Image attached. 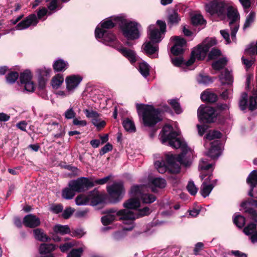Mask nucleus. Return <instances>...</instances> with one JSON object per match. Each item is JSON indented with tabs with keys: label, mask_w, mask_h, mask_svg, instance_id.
Segmentation results:
<instances>
[{
	"label": "nucleus",
	"mask_w": 257,
	"mask_h": 257,
	"mask_svg": "<svg viewBox=\"0 0 257 257\" xmlns=\"http://www.w3.org/2000/svg\"><path fill=\"white\" fill-rule=\"evenodd\" d=\"M105 214L101 218V221L104 226L108 225L116 220V215H115Z\"/></svg>",
	"instance_id": "35"
},
{
	"label": "nucleus",
	"mask_w": 257,
	"mask_h": 257,
	"mask_svg": "<svg viewBox=\"0 0 257 257\" xmlns=\"http://www.w3.org/2000/svg\"><path fill=\"white\" fill-rule=\"evenodd\" d=\"M155 165L160 173L163 174L167 171L169 172V168L164 164L163 161H157L155 162Z\"/></svg>",
	"instance_id": "43"
},
{
	"label": "nucleus",
	"mask_w": 257,
	"mask_h": 257,
	"mask_svg": "<svg viewBox=\"0 0 257 257\" xmlns=\"http://www.w3.org/2000/svg\"><path fill=\"white\" fill-rule=\"evenodd\" d=\"M227 61L226 58H220L212 63V67L215 70H220L226 65Z\"/></svg>",
	"instance_id": "38"
},
{
	"label": "nucleus",
	"mask_w": 257,
	"mask_h": 257,
	"mask_svg": "<svg viewBox=\"0 0 257 257\" xmlns=\"http://www.w3.org/2000/svg\"><path fill=\"white\" fill-rule=\"evenodd\" d=\"M255 18V14L254 12H250L246 17L245 23L243 25V29H245L250 26L254 22Z\"/></svg>",
	"instance_id": "42"
},
{
	"label": "nucleus",
	"mask_w": 257,
	"mask_h": 257,
	"mask_svg": "<svg viewBox=\"0 0 257 257\" xmlns=\"http://www.w3.org/2000/svg\"><path fill=\"white\" fill-rule=\"evenodd\" d=\"M19 74L17 72H11L6 76L7 81L9 83H14L18 79Z\"/></svg>",
	"instance_id": "52"
},
{
	"label": "nucleus",
	"mask_w": 257,
	"mask_h": 257,
	"mask_svg": "<svg viewBox=\"0 0 257 257\" xmlns=\"http://www.w3.org/2000/svg\"><path fill=\"white\" fill-rule=\"evenodd\" d=\"M191 22L193 25H203L205 21L200 15H195L191 18Z\"/></svg>",
	"instance_id": "51"
},
{
	"label": "nucleus",
	"mask_w": 257,
	"mask_h": 257,
	"mask_svg": "<svg viewBox=\"0 0 257 257\" xmlns=\"http://www.w3.org/2000/svg\"><path fill=\"white\" fill-rule=\"evenodd\" d=\"M82 80V78L78 75H71L66 79L67 89L69 91L74 90L76 88Z\"/></svg>",
	"instance_id": "17"
},
{
	"label": "nucleus",
	"mask_w": 257,
	"mask_h": 257,
	"mask_svg": "<svg viewBox=\"0 0 257 257\" xmlns=\"http://www.w3.org/2000/svg\"><path fill=\"white\" fill-rule=\"evenodd\" d=\"M187 189L190 194L193 196L195 195L198 191L197 188L195 186L192 181H189L187 186Z\"/></svg>",
	"instance_id": "56"
},
{
	"label": "nucleus",
	"mask_w": 257,
	"mask_h": 257,
	"mask_svg": "<svg viewBox=\"0 0 257 257\" xmlns=\"http://www.w3.org/2000/svg\"><path fill=\"white\" fill-rule=\"evenodd\" d=\"M56 249V246L52 243H41L39 246V251L41 254H51L50 253Z\"/></svg>",
	"instance_id": "23"
},
{
	"label": "nucleus",
	"mask_w": 257,
	"mask_h": 257,
	"mask_svg": "<svg viewBox=\"0 0 257 257\" xmlns=\"http://www.w3.org/2000/svg\"><path fill=\"white\" fill-rule=\"evenodd\" d=\"M64 81V78L61 74H58L53 77L52 80V85L55 89L58 88Z\"/></svg>",
	"instance_id": "40"
},
{
	"label": "nucleus",
	"mask_w": 257,
	"mask_h": 257,
	"mask_svg": "<svg viewBox=\"0 0 257 257\" xmlns=\"http://www.w3.org/2000/svg\"><path fill=\"white\" fill-rule=\"evenodd\" d=\"M213 188L214 185L212 184H205V183H203L200 193L203 197H206L209 195Z\"/></svg>",
	"instance_id": "32"
},
{
	"label": "nucleus",
	"mask_w": 257,
	"mask_h": 257,
	"mask_svg": "<svg viewBox=\"0 0 257 257\" xmlns=\"http://www.w3.org/2000/svg\"><path fill=\"white\" fill-rule=\"evenodd\" d=\"M32 75L29 70H26L20 75V79L22 84H24L32 80Z\"/></svg>",
	"instance_id": "41"
},
{
	"label": "nucleus",
	"mask_w": 257,
	"mask_h": 257,
	"mask_svg": "<svg viewBox=\"0 0 257 257\" xmlns=\"http://www.w3.org/2000/svg\"><path fill=\"white\" fill-rule=\"evenodd\" d=\"M43 70H37L39 74V87L43 89L45 87L46 82V79L44 77V74H43Z\"/></svg>",
	"instance_id": "55"
},
{
	"label": "nucleus",
	"mask_w": 257,
	"mask_h": 257,
	"mask_svg": "<svg viewBox=\"0 0 257 257\" xmlns=\"http://www.w3.org/2000/svg\"><path fill=\"white\" fill-rule=\"evenodd\" d=\"M89 201V198L82 194L79 195L75 199L76 204L78 205H86Z\"/></svg>",
	"instance_id": "50"
},
{
	"label": "nucleus",
	"mask_w": 257,
	"mask_h": 257,
	"mask_svg": "<svg viewBox=\"0 0 257 257\" xmlns=\"http://www.w3.org/2000/svg\"><path fill=\"white\" fill-rule=\"evenodd\" d=\"M248 214V217L257 223V211L254 208H247L243 212Z\"/></svg>",
	"instance_id": "49"
},
{
	"label": "nucleus",
	"mask_w": 257,
	"mask_h": 257,
	"mask_svg": "<svg viewBox=\"0 0 257 257\" xmlns=\"http://www.w3.org/2000/svg\"><path fill=\"white\" fill-rule=\"evenodd\" d=\"M197 81L198 83L204 85H207L213 82V80L209 76L201 73L197 76Z\"/></svg>",
	"instance_id": "37"
},
{
	"label": "nucleus",
	"mask_w": 257,
	"mask_h": 257,
	"mask_svg": "<svg viewBox=\"0 0 257 257\" xmlns=\"http://www.w3.org/2000/svg\"><path fill=\"white\" fill-rule=\"evenodd\" d=\"M53 230L56 234L60 233L61 235L70 234V228L68 225L61 224L55 225L53 227Z\"/></svg>",
	"instance_id": "27"
},
{
	"label": "nucleus",
	"mask_w": 257,
	"mask_h": 257,
	"mask_svg": "<svg viewBox=\"0 0 257 257\" xmlns=\"http://www.w3.org/2000/svg\"><path fill=\"white\" fill-rule=\"evenodd\" d=\"M224 149V144L221 141L216 140L210 143V147L206 155L212 160L217 159Z\"/></svg>",
	"instance_id": "12"
},
{
	"label": "nucleus",
	"mask_w": 257,
	"mask_h": 257,
	"mask_svg": "<svg viewBox=\"0 0 257 257\" xmlns=\"http://www.w3.org/2000/svg\"><path fill=\"white\" fill-rule=\"evenodd\" d=\"M142 185H136L132 186L130 191L131 195L134 198H141V196L143 194L142 191Z\"/></svg>",
	"instance_id": "31"
},
{
	"label": "nucleus",
	"mask_w": 257,
	"mask_h": 257,
	"mask_svg": "<svg viewBox=\"0 0 257 257\" xmlns=\"http://www.w3.org/2000/svg\"><path fill=\"white\" fill-rule=\"evenodd\" d=\"M140 199L143 203L151 204L156 200V197L152 194L143 193V194L141 196Z\"/></svg>",
	"instance_id": "33"
},
{
	"label": "nucleus",
	"mask_w": 257,
	"mask_h": 257,
	"mask_svg": "<svg viewBox=\"0 0 257 257\" xmlns=\"http://www.w3.org/2000/svg\"><path fill=\"white\" fill-rule=\"evenodd\" d=\"M257 225L255 222H250L243 228V231L246 235L250 236L252 243L257 242Z\"/></svg>",
	"instance_id": "15"
},
{
	"label": "nucleus",
	"mask_w": 257,
	"mask_h": 257,
	"mask_svg": "<svg viewBox=\"0 0 257 257\" xmlns=\"http://www.w3.org/2000/svg\"><path fill=\"white\" fill-rule=\"evenodd\" d=\"M246 183L250 187H252V190L253 187L257 185V170H253L248 175L246 179Z\"/></svg>",
	"instance_id": "26"
},
{
	"label": "nucleus",
	"mask_w": 257,
	"mask_h": 257,
	"mask_svg": "<svg viewBox=\"0 0 257 257\" xmlns=\"http://www.w3.org/2000/svg\"><path fill=\"white\" fill-rule=\"evenodd\" d=\"M38 19L35 14H31L24 20L18 23L15 28L18 30L26 29L31 26H36L38 23Z\"/></svg>",
	"instance_id": "13"
},
{
	"label": "nucleus",
	"mask_w": 257,
	"mask_h": 257,
	"mask_svg": "<svg viewBox=\"0 0 257 257\" xmlns=\"http://www.w3.org/2000/svg\"><path fill=\"white\" fill-rule=\"evenodd\" d=\"M221 82L223 84H231L233 82V77L231 73L227 69L221 72L220 76Z\"/></svg>",
	"instance_id": "24"
},
{
	"label": "nucleus",
	"mask_w": 257,
	"mask_h": 257,
	"mask_svg": "<svg viewBox=\"0 0 257 257\" xmlns=\"http://www.w3.org/2000/svg\"><path fill=\"white\" fill-rule=\"evenodd\" d=\"M233 223L239 228H242L246 222V218L240 214H234L233 218Z\"/></svg>",
	"instance_id": "29"
},
{
	"label": "nucleus",
	"mask_w": 257,
	"mask_h": 257,
	"mask_svg": "<svg viewBox=\"0 0 257 257\" xmlns=\"http://www.w3.org/2000/svg\"><path fill=\"white\" fill-rule=\"evenodd\" d=\"M71 180L68 183V187H66L62 190V196L63 198L66 199H71L75 195V193L77 192L75 189L71 187Z\"/></svg>",
	"instance_id": "20"
},
{
	"label": "nucleus",
	"mask_w": 257,
	"mask_h": 257,
	"mask_svg": "<svg viewBox=\"0 0 257 257\" xmlns=\"http://www.w3.org/2000/svg\"><path fill=\"white\" fill-rule=\"evenodd\" d=\"M137 108L138 114L142 117L143 123L146 127H153L162 119L160 108L144 104H137Z\"/></svg>",
	"instance_id": "2"
},
{
	"label": "nucleus",
	"mask_w": 257,
	"mask_h": 257,
	"mask_svg": "<svg viewBox=\"0 0 257 257\" xmlns=\"http://www.w3.org/2000/svg\"><path fill=\"white\" fill-rule=\"evenodd\" d=\"M247 205L257 207V200L252 198H248L247 200L243 201L241 203L240 207L243 208L244 211L247 208H252V207H248L247 206Z\"/></svg>",
	"instance_id": "39"
},
{
	"label": "nucleus",
	"mask_w": 257,
	"mask_h": 257,
	"mask_svg": "<svg viewBox=\"0 0 257 257\" xmlns=\"http://www.w3.org/2000/svg\"><path fill=\"white\" fill-rule=\"evenodd\" d=\"M157 24L160 30L154 25H151L149 27L148 36L153 43L160 42L163 39L162 35H164L166 32V25L165 22L158 20Z\"/></svg>",
	"instance_id": "6"
},
{
	"label": "nucleus",
	"mask_w": 257,
	"mask_h": 257,
	"mask_svg": "<svg viewBox=\"0 0 257 257\" xmlns=\"http://www.w3.org/2000/svg\"><path fill=\"white\" fill-rule=\"evenodd\" d=\"M169 103L177 114H180L182 112L180 103L178 102L177 100H170Z\"/></svg>",
	"instance_id": "47"
},
{
	"label": "nucleus",
	"mask_w": 257,
	"mask_h": 257,
	"mask_svg": "<svg viewBox=\"0 0 257 257\" xmlns=\"http://www.w3.org/2000/svg\"><path fill=\"white\" fill-rule=\"evenodd\" d=\"M140 200L138 198L132 197L123 203V207L127 209H137L140 206Z\"/></svg>",
	"instance_id": "21"
},
{
	"label": "nucleus",
	"mask_w": 257,
	"mask_h": 257,
	"mask_svg": "<svg viewBox=\"0 0 257 257\" xmlns=\"http://www.w3.org/2000/svg\"><path fill=\"white\" fill-rule=\"evenodd\" d=\"M113 149V146L109 143H107L99 151V155L102 156L105 154L110 152Z\"/></svg>",
	"instance_id": "60"
},
{
	"label": "nucleus",
	"mask_w": 257,
	"mask_h": 257,
	"mask_svg": "<svg viewBox=\"0 0 257 257\" xmlns=\"http://www.w3.org/2000/svg\"><path fill=\"white\" fill-rule=\"evenodd\" d=\"M104 201L103 196L100 194H97L91 198L90 204L92 206H96Z\"/></svg>",
	"instance_id": "45"
},
{
	"label": "nucleus",
	"mask_w": 257,
	"mask_h": 257,
	"mask_svg": "<svg viewBox=\"0 0 257 257\" xmlns=\"http://www.w3.org/2000/svg\"><path fill=\"white\" fill-rule=\"evenodd\" d=\"M151 41L148 42L143 45V49L144 52L149 56L154 54L158 51L159 48L157 45L153 46Z\"/></svg>",
	"instance_id": "22"
},
{
	"label": "nucleus",
	"mask_w": 257,
	"mask_h": 257,
	"mask_svg": "<svg viewBox=\"0 0 257 257\" xmlns=\"http://www.w3.org/2000/svg\"><path fill=\"white\" fill-rule=\"evenodd\" d=\"M198 116L203 123L213 122L216 119L215 109L210 106H200L197 110Z\"/></svg>",
	"instance_id": "10"
},
{
	"label": "nucleus",
	"mask_w": 257,
	"mask_h": 257,
	"mask_svg": "<svg viewBox=\"0 0 257 257\" xmlns=\"http://www.w3.org/2000/svg\"><path fill=\"white\" fill-rule=\"evenodd\" d=\"M247 94L245 92L242 93L241 98L239 102V105L240 109L242 110L246 108L247 105Z\"/></svg>",
	"instance_id": "53"
},
{
	"label": "nucleus",
	"mask_w": 257,
	"mask_h": 257,
	"mask_svg": "<svg viewBox=\"0 0 257 257\" xmlns=\"http://www.w3.org/2000/svg\"><path fill=\"white\" fill-rule=\"evenodd\" d=\"M71 187L75 189L78 193L83 192L94 187L95 184L91 178L80 177L76 180H71Z\"/></svg>",
	"instance_id": "11"
},
{
	"label": "nucleus",
	"mask_w": 257,
	"mask_h": 257,
	"mask_svg": "<svg viewBox=\"0 0 257 257\" xmlns=\"http://www.w3.org/2000/svg\"><path fill=\"white\" fill-rule=\"evenodd\" d=\"M115 20L119 22L123 35L128 40H135L140 37L137 23L128 21L120 17H117Z\"/></svg>",
	"instance_id": "4"
},
{
	"label": "nucleus",
	"mask_w": 257,
	"mask_h": 257,
	"mask_svg": "<svg viewBox=\"0 0 257 257\" xmlns=\"http://www.w3.org/2000/svg\"><path fill=\"white\" fill-rule=\"evenodd\" d=\"M85 234V232H84L82 229L77 228L76 229H70V234L72 237H75L80 238L82 237Z\"/></svg>",
	"instance_id": "59"
},
{
	"label": "nucleus",
	"mask_w": 257,
	"mask_h": 257,
	"mask_svg": "<svg viewBox=\"0 0 257 257\" xmlns=\"http://www.w3.org/2000/svg\"><path fill=\"white\" fill-rule=\"evenodd\" d=\"M227 16L229 20V25L231 29V37L234 41L235 40L236 34L239 26L238 22L239 14L236 10L230 7L227 9Z\"/></svg>",
	"instance_id": "9"
},
{
	"label": "nucleus",
	"mask_w": 257,
	"mask_h": 257,
	"mask_svg": "<svg viewBox=\"0 0 257 257\" xmlns=\"http://www.w3.org/2000/svg\"><path fill=\"white\" fill-rule=\"evenodd\" d=\"M216 44L215 39L209 38L206 39L202 44L199 45L191 52L190 59L186 61L185 65L187 66H190L195 61V59L199 60H203L206 56L207 53L210 47Z\"/></svg>",
	"instance_id": "3"
},
{
	"label": "nucleus",
	"mask_w": 257,
	"mask_h": 257,
	"mask_svg": "<svg viewBox=\"0 0 257 257\" xmlns=\"http://www.w3.org/2000/svg\"><path fill=\"white\" fill-rule=\"evenodd\" d=\"M139 70L144 77H147L149 74V66L145 62L141 63Z\"/></svg>",
	"instance_id": "46"
},
{
	"label": "nucleus",
	"mask_w": 257,
	"mask_h": 257,
	"mask_svg": "<svg viewBox=\"0 0 257 257\" xmlns=\"http://www.w3.org/2000/svg\"><path fill=\"white\" fill-rule=\"evenodd\" d=\"M117 50L124 57L127 58L132 63H133L137 61L136 54L134 51L131 49H128L121 46L118 48Z\"/></svg>",
	"instance_id": "19"
},
{
	"label": "nucleus",
	"mask_w": 257,
	"mask_h": 257,
	"mask_svg": "<svg viewBox=\"0 0 257 257\" xmlns=\"http://www.w3.org/2000/svg\"><path fill=\"white\" fill-rule=\"evenodd\" d=\"M83 251L82 247L72 249L68 254L67 257H81Z\"/></svg>",
	"instance_id": "54"
},
{
	"label": "nucleus",
	"mask_w": 257,
	"mask_h": 257,
	"mask_svg": "<svg viewBox=\"0 0 257 257\" xmlns=\"http://www.w3.org/2000/svg\"><path fill=\"white\" fill-rule=\"evenodd\" d=\"M220 51L218 49L213 48L208 55V58L210 60L215 59L221 55Z\"/></svg>",
	"instance_id": "58"
},
{
	"label": "nucleus",
	"mask_w": 257,
	"mask_h": 257,
	"mask_svg": "<svg viewBox=\"0 0 257 257\" xmlns=\"http://www.w3.org/2000/svg\"><path fill=\"white\" fill-rule=\"evenodd\" d=\"M74 212V210L71 207H67L64 210L62 214V216L64 219H67L70 217Z\"/></svg>",
	"instance_id": "64"
},
{
	"label": "nucleus",
	"mask_w": 257,
	"mask_h": 257,
	"mask_svg": "<svg viewBox=\"0 0 257 257\" xmlns=\"http://www.w3.org/2000/svg\"><path fill=\"white\" fill-rule=\"evenodd\" d=\"M33 233L35 238L41 242H50L52 239L50 237L46 234L44 230L40 228L34 229Z\"/></svg>",
	"instance_id": "18"
},
{
	"label": "nucleus",
	"mask_w": 257,
	"mask_h": 257,
	"mask_svg": "<svg viewBox=\"0 0 257 257\" xmlns=\"http://www.w3.org/2000/svg\"><path fill=\"white\" fill-rule=\"evenodd\" d=\"M168 23L171 25L177 24L180 20L177 13L175 11L172 12L168 15Z\"/></svg>",
	"instance_id": "48"
},
{
	"label": "nucleus",
	"mask_w": 257,
	"mask_h": 257,
	"mask_svg": "<svg viewBox=\"0 0 257 257\" xmlns=\"http://www.w3.org/2000/svg\"><path fill=\"white\" fill-rule=\"evenodd\" d=\"M67 63L62 59H58L53 64V68L55 71L59 72L67 68Z\"/></svg>",
	"instance_id": "34"
},
{
	"label": "nucleus",
	"mask_w": 257,
	"mask_h": 257,
	"mask_svg": "<svg viewBox=\"0 0 257 257\" xmlns=\"http://www.w3.org/2000/svg\"><path fill=\"white\" fill-rule=\"evenodd\" d=\"M95 37L97 38H102L106 42H115V36L110 32L106 30L101 31L100 28H97L95 30Z\"/></svg>",
	"instance_id": "16"
},
{
	"label": "nucleus",
	"mask_w": 257,
	"mask_h": 257,
	"mask_svg": "<svg viewBox=\"0 0 257 257\" xmlns=\"http://www.w3.org/2000/svg\"><path fill=\"white\" fill-rule=\"evenodd\" d=\"M122 125L124 128H136L134 121L128 118L123 120Z\"/></svg>",
	"instance_id": "62"
},
{
	"label": "nucleus",
	"mask_w": 257,
	"mask_h": 257,
	"mask_svg": "<svg viewBox=\"0 0 257 257\" xmlns=\"http://www.w3.org/2000/svg\"><path fill=\"white\" fill-rule=\"evenodd\" d=\"M92 122L95 126L97 128L104 127L106 125V122L99 118V116L92 119Z\"/></svg>",
	"instance_id": "57"
},
{
	"label": "nucleus",
	"mask_w": 257,
	"mask_h": 257,
	"mask_svg": "<svg viewBox=\"0 0 257 257\" xmlns=\"http://www.w3.org/2000/svg\"><path fill=\"white\" fill-rule=\"evenodd\" d=\"M201 98L203 101L209 103L215 102L217 99V96L214 93L208 91H205L202 93Z\"/></svg>",
	"instance_id": "25"
},
{
	"label": "nucleus",
	"mask_w": 257,
	"mask_h": 257,
	"mask_svg": "<svg viewBox=\"0 0 257 257\" xmlns=\"http://www.w3.org/2000/svg\"><path fill=\"white\" fill-rule=\"evenodd\" d=\"M116 18L117 17L114 18L113 20L108 19L102 23L101 24L102 29L100 28V29L101 31L105 30V29H109L113 28L117 24L119 25V22L115 20Z\"/></svg>",
	"instance_id": "28"
},
{
	"label": "nucleus",
	"mask_w": 257,
	"mask_h": 257,
	"mask_svg": "<svg viewBox=\"0 0 257 257\" xmlns=\"http://www.w3.org/2000/svg\"><path fill=\"white\" fill-rule=\"evenodd\" d=\"M248 108L250 110H253L257 108V89L253 91V95L249 97Z\"/></svg>",
	"instance_id": "36"
},
{
	"label": "nucleus",
	"mask_w": 257,
	"mask_h": 257,
	"mask_svg": "<svg viewBox=\"0 0 257 257\" xmlns=\"http://www.w3.org/2000/svg\"><path fill=\"white\" fill-rule=\"evenodd\" d=\"M63 210V206L61 204H53L50 208V210L56 214L62 212Z\"/></svg>",
	"instance_id": "61"
},
{
	"label": "nucleus",
	"mask_w": 257,
	"mask_h": 257,
	"mask_svg": "<svg viewBox=\"0 0 257 257\" xmlns=\"http://www.w3.org/2000/svg\"><path fill=\"white\" fill-rule=\"evenodd\" d=\"M180 134L179 130H162L160 133L162 144H167L174 149H181V152L177 155L170 152L165 154L164 159L161 160L169 168V172L172 174L180 173V165L189 167L192 164V154L188 152L189 149L186 143L178 137Z\"/></svg>",
	"instance_id": "1"
},
{
	"label": "nucleus",
	"mask_w": 257,
	"mask_h": 257,
	"mask_svg": "<svg viewBox=\"0 0 257 257\" xmlns=\"http://www.w3.org/2000/svg\"><path fill=\"white\" fill-rule=\"evenodd\" d=\"M205 10L211 15L216 14L219 17H224L226 14V5L221 0H213L206 5Z\"/></svg>",
	"instance_id": "8"
},
{
	"label": "nucleus",
	"mask_w": 257,
	"mask_h": 257,
	"mask_svg": "<svg viewBox=\"0 0 257 257\" xmlns=\"http://www.w3.org/2000/svg\"><path fill=\"white\" fill-rule=\"evenodd\" d=\"M222 136V134L216 130H210L204 136V139L208 141H211L215 139H220Z\"/></svg>",
	"instance_id": "30"
},
{
	"label": "nucleus",
	"mask_w": 257,
	"mask_h": 257,
	"mask_svg": "<svg viewBox=\"0 0 257 257\" xmlns=\"http://www.w3.org/2000/svg\"><path fill=\"white\" fill-rule=\"evenodd\" d=\"M107 191L109 195L110 203L115 204L120 201L125 193V189L121 182H115L107 187Z\"/></svg>",
	"instance_id": "5"
},
{
	"label": "nucleus",
	"mask_w": 257,
	"mask_h": 257,
	"mask_svg": "<svg viewBox=\"0 0 257 257\" xmlns=\"http://www.w3.org/2000/svg\"><path fill=\"white\" fill-rule=\"evenodd\" d=\"M152 184L160 188H164L166 186V181L165 179L161 178H155L152 181Z\"/></svg>",
	"instance_id": "44"
},
{
	"label": "nucleus",
	"mask_w": 257,
	"mask_h": 257,
	"mask_svg": "<svg viewBox=\"0 0 257 257\" xmlns=\"http://www.w3.org/2000/svg\"><path fill=\"white\" fill-rule=\"evenodd\" d=\"M171 53L175 56H178L183 52V47L174 45L171 49Z\"/></svg>",
	"instance_id": "63"
},
{
	"label": "nucleus",
	"mask_w": 257,
	"mask_h": 257,
	"mask_svg": "<svg viewBox=\"0 0 257 257\" xmlns=\"http://www.w3.org/2000/svg\"><path fill=\"white\" fill-rule=\"evenodd\" d=\"M23 223L27 227L35 228L40 225L41 221L36 215L29 214L24 217Z\"/></svg>",
	"instance_id": "14"
},
{
	"label": "nucleus",
	"mask_w": 257,
	"mask_h": 257,
	"mask_svg": "<svg viewBox=\"0 0 257 257\" xmlns=\"http://www.w3.org/2000/svg\"><path fill=\"white\" fill-rule=\"evenodd\" d=\"M151 213L149 207L146 206L143 208L139 209L137 213H134L133 211H128L126 209H121L118 210L117 214L121 216L119 220H134L136 218L148 216Z\"/></svg>",
	"instance_id": "7"
}]
</instances>
